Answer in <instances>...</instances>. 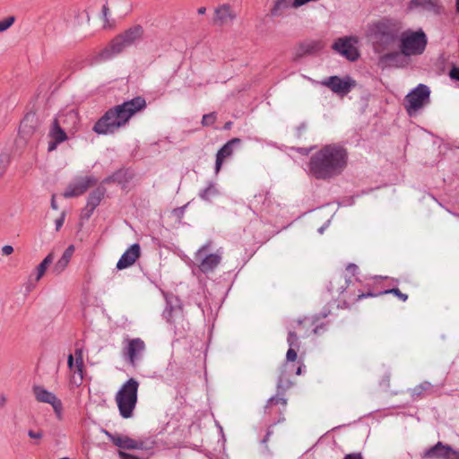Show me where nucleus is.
Returning a JSON list of instances; mask_svg holds the SVG:
<instances>
[{"instance_id": "nucleus-33", "label": "nucleus", "mask_w": 459, "mask_h": 459, "mask_svg": "<svg viewBox=\"0 0 459 459\" xmlns=\"http://www.w3.org/2000/svg\"><path fill=\"white\" fill-rule=\"evenodd\" d=\"M286 359L289 361H294L297 359V351H295V348L290 347L287 354Z\"/></svg>"}, {"instance_id": "nucleus-19", "label": "nucleus", "mask_w": 459, "mask_h": 459, "mask_svg": "<svg viewBox=\"0 0 459 459\" xmlns=\"http://www.w3.org/2000/svg\"><path fill=\"white\" fill-rule=\"evenodd\" d=\"M214 14L215 22L219 23L220 25L231 23L237 17V13L233 10V8L228 4L219 5L214 10Z\"/></svg>"}, {"instance_id": "nucleus-16", "label": "nucleus", "mask_w": 459, "mask_h": 459, "mask_svg": "<svg viewBox=\"0 0 459 459\" xmlns=\"http://www.w3.org/2000/svg\"><path fill=\"white\" fill-rule=\"evenodd\" d=\"M205 246L202 247L195 253V259L199 261V268L203 273L213 271L221 262V255L218 254H210L204 255Z\"/></svg>"}, {"instance_id": "nucleus-23", "label": "nucleus", "mask_w": 459, "mask_h": 459, "mask_svg": "<svg viewBox=\"0 0 459 459\" xmlns=\"http://www.w3.org/2000/svg\"><path fill=\"white\" fill-rule=\"evenodd\" d=\"M75 250V247L74 245L68 246V247L64 251L61 257L56 261L53 267V272L59 274L63 273L68 266L71 258L74 255Z\"/></svg>"}, {"instance_id": "nucleus-8", "label": "nucleus", "mask_w": 459, "mask_h": 459, "mask_svg": "<svg viewBox=\"0 0 459 459\" xmlns=\"http://www.w3.org/2000/svg\"><path fill=\"white\" fill-rule=\"evenodd\" d=\"M67 366L70 370V382L75 386L82 385L83 380V351L81 348L75 349L74 353L67 357Z\"/></svg>"}, {"instance_id": "nucleus-28", "label": "nucleus", "mask_w": 459, "mask_h": 459, "mask_svg": "<svg viewBox=\"0 0 459 459\" xmlns=\"http://www.w3.org/2000/svg\"><path fill=\"white\" fill-rule=\"evenodd\" d=\"M215 120H216V116L214 113L206 114V115H204V117H203L202 125L204 126H208L212 125L215 122Z\"/></svg>"}, {"instance_id": "nucleus-39", "label": "nucleus", "mask_w": 459, "mask_h": 459, "mask_svg": "<svg viewBox=\"0 0 459 459\" xmlns=\"http://www.w3.org/2000/svg\"><path fill=\"white\" fill-rule=\"evenodd\" d=\"M51 208L53 210H58V206H57V204L56 202V195H53L52 198H51Z\"/></svg>"}, {"instance_id": "nucleus-34", "label": "nucleus", "mask_w": 459, "mask_h": 459, "mask_svg": "<svg viewBox=\"0 0 459 459\" xmlns=\"http://www.w3.org/2000/svg\"><path fill=\"white\" fill-rule=\"evenodd\" d=\"M449 76L452 80L459 82V67H453L449 72Z\"/></svg>"}, {"instance_id": "nucleus-48", "label": "nucleus", "mask_w": 459, "mask_h": 459, "mask_svg": "<svg viewBox=\"0 0 459 459\" xmlns=\"http://www.w3.org/2000/svg\"><path fill=\"white\" fill-rule=\"evenodd\" d=\"M59 459H70V458H68V457H62V458H59Z\"/></svg>"}, {"instance_id": "nucleus-43", "label": "nucleus", "mask_w": 459, "mask_h": 459, "mask_svg": "<svg viewBox=\"0 0 459 459\" xmlns=\"http://www.w3.org/2000/svg\"><path fill=\"white\" fill-rule=\"evenodd\" d=\"M456 12L459 13V0H455Z\"/></svg>"}, {"instance_id": "nucleus-26", "label": "nucleus", "mask_w": 459, "mask_h": 459, "mask_svg": "<svg viewBox=\"0 0 459 459\" xmlns=\"http://www.w3.org/2000/svg\"><path fill=\"white\" fill-rule=\"evenodd\" d=\"M219 192L214 185H209L201 194L204 200L210 201L214 196L218 195Z\"/></svg>"}, {"instance_id": "nucleus-37", "label": "nucleus", "mask_w": 459, "mask_h": 459, "mask_svg": "<svg viewBox=\"0 0 459 459\" xmlns=\"http://www.w3.org/2000/svg\"><path fill=\"white\" fill-rule=\"evenodd\" d=\"M344 459H363V457H362L361 454L354 453V454L346 455Z\"/></svg>"}, {"instance_id": "nucleus-47", "label": "nucleus", "mask_w": 459, "mask_h": 459, "mask_svg": "<svg viewBox=\"0 0 459 459\" xmlns=\"http://www.w3.org/2000/svg\"><path fill=\"white\" fill-rule=\"evenodd\" d=\"M392 56H393V55H386V56H385V58H389V57H391Z\"/></svg>"}, {"instance_id": "nucleus-36", "label": "nucleus", "mask_w": 459, "mask_h": 459, "mask_svg": "<svg viewBox=\"0 0 459 459\" xmlns=\"http://www.w3.org/2000/svg\"><path fill=\"white\" fill-rule=\"evenodd\" d=\"M64 221H65V213H62L60 218L56 219L55 221L56 230H59L61 229V227L64 224Z\"/></svg>"}, {"instance_id": "nucleus-45", "label": "nucleus", "mask_w": 459, "mask_h": 459, "mask_svg": "<svg viewBox=\"0 0 459 459\" xmlns=\"http://www.w3.org/2000/svg\"><path fill=\"white\" fill-rule=\"evenodd\" d=\"M301 374V368L299 367L298 369H297V375H300Z\"/></svg>"}, {"instance_id": "nucleus-20", "label": "nucleus", "mask_w": 459, "mask_h": 459, "mask_svg": "<svg viewBox=\"0 0 459 459\" xmlns=\"http://www.w3.org/2000/svg\"><path fill=\"white\" fill-rule=\"evenodd\" d=\"M302 6L297 0H276L271 9V14L274 17L284 15L289 10Z\"/></svg>"}, {"instance_id": "nucleus-29", "label": "nucleus", "mask_w": 459, "mask_h": 459, "mask_svg": "<svg viewBox=\"0 0 459 459\" xmlns=\"http://www.w3.org/2000/svg\"><path fill=\"white\" fill-rule=\"evenodd\" d=\"M298 341H299L298 336L295 333L290 332L289 333V337H288L289 346L292 347V348H299V342Z\"/></svg>"}, {"instance_id": "nucleus-9", "label": "nucleus", "mask_w": 459, "mask_h": 459, "mask_svg": "<svg viewBox=\"0 0 459 459\" xmlns=\"http://www.w3.org/2000/svg\"><path fill=\"white\" fill-rule=\"evenodd\" d=\"M143 36V28L141 26H134L125 31L120 36L117 37L111 42V49L114 53L121 52L125 48L135 43Z\"/></svg>"}, {"instance_id": "nucleus-14", "label": "nucleus", "mask_w": 459, "mask_h": 459, "mask_svg": "<svg viewBox=\"0 0 459 459\" xmlns=\"http://www.w3.org/2000/svg\"><path fill=\"white\" fill-rule=\"evenodd\" d=\"M322 84L327 86L337 94L345 95L355 85V82L350 77L342 79L338 76H331L325 79Z\"/></svg>"}, {"instance_id": "nucleus-3", "label": "nucleus", "mask_w": 459, "mask_h": 459, "mask_svg": "<svg viewBox=\"0 0 459 459\" xmlns=\"http://www.w3.org/2000/svg\"><path fill=\"white\" fill-rule=\"evenodd\" d=\"M428 45V37L422 29L406 30L399 37V48L405 56H420Z\"/></svg>"}, {"instance_id": "nucleus-5", "label": "nucleus", "mask_w": 459, "mask_h": 459, "mask_svg": "<svg viewBox=\"0 0 459 459\" xmlns=\"http://www.w3.org/2000/svg\"><path fill=\"white\" fill-rule=\"evenodd\" d=\"M398 32L396 23L389 19H381L369 23L366 36L376 43H389L394 40Z\"/></svg>"}, {"instance_id": "nucleus-6", "label": "nucleus", "mask_w": 459, "mask_h": 459, "mask_svg": "<svg viewBox=\"0 0 459 459\" xmlns=\"http://www.w3.org/2000/svg\"><path fill=\"white\" fill-rule=\"evenodd\" d=\"M78 122L77 112L74 109L68 110L65 114L59 115L54 119L52 126L49 130V137L52 141L48 143V151H54L57 144L65 142L67 139L65 132L61 128V125L74 126Z\"/></svg>"}, {"instance_id": "nucleus-2", "label": "nucleus", "mask_w": 459, "mask_h": 459, "mask_svg": "<svg viewBox=\"0 0 459 459\" xmlns=\"http://www.w3.org/2000/svg\"><path fill=\"white\" fill-rule=\"evenodd\" d=\"M146 105L144 99L141 97L134 98L126 101L121 105L109 109L94 125L93 131L98 134H113L121 126H125L128 120Z\"/></svg>"}, {"instance_id": "nucleus-15", "label": "nucleus", "mask_w": 459, "mask_h": 459, "mask_svg": "<svg viewBox=\"0 0 459 459\" xmlns=\"http://www.w3.org/2000/svg\"><path fill=\"white\" fill-rule=\"evenodd\" d=\"M95 183L96 180L91 177L79 178L66 187L63 195L65 198L79 196Z\"/></svg>"}, {"instance_id": "nucleus-17", "label": "nucleus", "mask_w": 459, "mask_h": 459, "mask_svg": "<svg viewBox=\"0 0 459 459\" xmlns=\"http://www.w3.org/2000/svg\"><path fill=\"white\" fill-rule=\"evenodd\" d=\"M106 436L109 438L112 443L119 448L123 449H143V443L142 441L134 440L127 436L119 434L113 435L108 431H104Z\"/></svg>"}, {"instance_id": "nucleus-42", "label": "nucleus", "mask_w": 459, "mask_h": 459, "mask_svg": "<svg viewBox=\"0 0 459 459\" xmlns=\"http://www.w3.org/2000/svg\"><path fill=\"white\" fill-rule=\"evenodd\" d=\"M205 11H206V9H205L204 7H200V8L198 9L197 13H198L199 14H204V13H205Z\"/></svg>"}, {"instance_id": "nucleus-25", "label": "nucleus", "mask_w": 459, "mask_h": 459, "mask_svg": "<svg viewBox=\"0 0 459 459\" xmlns=\"http://www.w3.org/2000/svg\"><path fill=\"white\" fill-rule=\"evenodd\" d=\"M104 195V193L100 189L93 191L88 197L86 209H88L90 214L95 210V208L100 204V201Z\"/></svg>"}, {"instance_id": "nucleus-46", "label": "nucleus", "mask_w": 459, "mask_h": 459, "mask_svg": "<svg viewBox=\"0 0 459 459\" xmlns=\"http://www.w3.org/2000/svg\"><path fill=\"white\" fill-rule=\"evenodd\" d=\"M323 231H324V228L322 227V228L319 229V232L323 233Z\"/></svg>"}, {"instance_id": "nucleus-32", "label": "nucleus", "mask_w": 459, "mask_h": 459, "mask_svg": "<svg viewBox=\"0 0 459 459\" xmlns=\"http://www.w3.org/2000/svg\"><path fill=\"white\" fill-rule=\"evenodd\" d=\"M385 293H394L403 301L407 300L408 299V296L406 294L402 293L398 289H392L385 291Z\"/></svg>"}, {"instance_id": "nucleus-7", "label": "nucleus", "mask_w": 459, "mask_h": 459, "mask_svg": "<svg viewBox=\"0 0 459 459\" xmlns=\"http://www.w3.org/2000/svg\"><path fill=\"white\" fill-rule=\"evenodd\" d=\"M430 101V89L420 83L412 89L404 99V108L410 117L415 116Z\"/></svg>"}, {"instance_id": "nucleus-44", "label": "nucleus", "mask_w": 459, "mask_h": 459, "mask_svg": "<svg viewBox=\"0 0 459 459\" xmlns=\"http://www.w3.org/2000/svg\"><path fill=\"white\" fill-rule=\"evenodd\" d=\"M5 401H6L5 397H2L1 398V404H4Z\"/></svg>"}, {"instance_id": "nucleus-4", "label": "nucleus", "mask_w": 459, "mask_h": 459, "mask_svg": "<svg viewBox=\"0 0 459 459\" xmlns=\"http://www.w3.org/2000/svg\"><path fill=\"white\" fill-rule=\"evenodd\" d=\"M138 382L130 378L118 390L116 394V402L120 415L128 419L132 416L137 402Z\"/></svg>"}, {"instance_id": "nucleus-24", "label": "nucleus", "mask_w": 459, "mask_h": 459, "mask_svg": "<svg viewBox=\"0 0 459 459\" xmlns=\"http://www.w3.org/2000/svg\"><path fill=\"white\" fill-rule=\"evenodd\" d=\"M55 258L54 253L50 252L36 267L35 272L31 275L34 277V280L36 281H39L41 280V278L46 273L48 266L53 263V260Z\"/></svg>"}, {"instance_id": "nucleus-1", "label": "nucleus", "mask_w": 459, "mask_h": 459, "mask_svg": "<svg viewBox=\"0 0 459 459\" xmlns=\"http://www.w3.org/2000/svg\"><path fill=\"white\" fill-rule=\"evenodd\" d=\"M348 163V152L339 144H326L315 152L308 164L309 174L318 179L340 175Z\"/></svg>"}, {"instance_id": "nucleus-41", "label": "nucleus", "mask_w": 459, "mask_h": 459, "mask_svg": "<svg viewBox=\"0 0 459 459\" xmlns=\"http://www.w3.org/2000/svg\"><path fill=\"white\" fill-rule=\"evenodd\" d=\"M108 12V8L106 5H103L102 7V13L105 17H107Z\"/></svg>"}, {"instance_id": "nucleus-31", "label": "nucleus", "mask_w": 459, "mask_h": 459, "mask_svg": "<svg viewBox=\"0 0 459 459\" xmlns=\"http://www.w3.org/2000/svg\"><path fill=\"white\" fill-rule=\"evenodd\" d=\"M14 249L12 245H4L1 248V253L4 256H9L13 253Z\"/></svg>"}, {"instance_id": "nucleus-21", "label": "nucleus", "mask_w": 459, "mask_h": 459, "mask_svg": "<svg viewBox=\"0 0 459 459\" xmlns=\"http://www.w3.org/2000/svg\"><path fill=\"white\" fill-rule=\"evenodd\" d=\"M409 8L411 10L420 8L435 14H439L443 9L436 0H411Z\"/></svg>"}, {"instance_id": "nucleus-13", "label": "nucleus", "mask_w": 459, "mask_h": 459, "mask_svg": "<svg viewBox=\"0 0 459 459\" xmlns=\"http://www.w3.org/2000/svg\"><path fill=\"white\" fill-rule=\"evenodd\" d=\"M144 351L145 343L142 339L134 338L126 341L125 355L131 365L134 366L143 358Z\"/></svg>"}, {"instance_id": "nucleus-35", "label": "nucleus", "mask_w": 459, "mask_h": 459, "mask_svg": "<svg viewBox=\"0 0 459 459\" xmlns=\"http://www.w3.org/2000/svg\"><path fill=\"white\" fill-rule=\"evenodd\" d=\"M118 455L121 459H141L135 455H133L131 454H128V453H126V452H123V451H119L118 452Z\"/></svg>"}, {"instance_id": "nucleus-12", "label": "nucleus", "mask_w": 459, "mask_h": 459, "mask_svg": "<svg viewBox=\"0 0 459 459\" xmlns=\"http://www.w3.org/2000/svg\"><path fill=\"white\" fill-rule=\"evenodd\" d=\"M421 459H459V451L437 442L420 455Z\"/></svg>"}, {"instance_id": "nucleus-30", "label": "nucleus", "mask_w": 459, "mask_h": 459, "mask_svg": "<svg viewBox=\"0 0 459 459\" xmlns=\"http://www.w3.org/2000/svg\"><path fill=\"white\" fill-rule=\"evenodd\" d=\"M43 431L42 430H32L30 429L28 431V436L32 439L40 440L43 437Z\"/></svg>"}, {"instance_id": "nucleus-38", "label": "nucleus", "mask_w": 459, "mask_h": 459, "mask_svg": "<svg viewBox=\"0 0 459 459\" xmlns=\"http://www.w3.org/2000/svg\"><path fill=\"white\" fill-rule=\"evenodd\" d=\"M29 122V117H26L21 124L20 132L21 133H30V131L26 132L27 124Z\"/></svg>"}, {"instance_id": "nucleus-11", "label": "nucleus", "mask_w": 459, "mask_h": 459, "mask_svg": "<svg viewBox=\"0 0 459 459\" xmlns=\"http://www.w3.org/2000/svg\"><path fill=\"white\" fill-rule=\"evenodd\" d=\"M358 39L356 37L338 39L333 48L348 60L354 61L359 57L357 49Z\"/></svg>"}, {"instance_id": "nucleus-22", "label": "nucleus", "mask_w": 459, "mask_h": 459, "mask_svg": "<svg viewBox=\"0 0 459 459\" xmlns=\"http://www.w3.org/2000/svg\"><path fill=\"white\" fill-rule=\"evenodd\" d=\"M240 141L238 138H234L230 141H229L227 143H225L222 148H221L216 155V161H215V172L218 173L221 168L223 160L225 158H228L231 156L233 153V146L237 143H238Z\"/></svg>"}, {"instance_id": "nucleus-40", "label": "nucleus", "mask_w": 459, "mask_h": 459, "mask_svg": "<svg viewBox=\"0 0 459 459\" xmlns=\"http://www.w3.org/2000/svg\"><path fill=\"white\" fill-rule=\"evenodd\" d=\"M347 270L349 272H351L352 273H354L358 270V266L356 264H350L347 266Z\"/></svg>"}, {"instance_id": "nucleus-18", "label": "nucleus", "mask_w": 459, "mask_h": 459, "mask_svg": "<svg viewBox=\"0 0 459 459\" xmlns=\"http://www.w3.org/2000/svg\"><path fill=\"white\" fill-rule=\"evenodd\" d=\"M140 256V246L138 244L131 245L121 255L117 264L118 270H123L133 265Z\"/></svg>"}, {"instance_id": "nucleus-27", "label": "nucleus", "mask_w": 459, "mask_h": 459, "mask_svg": "<svg viewBox=\"0 0 459 459\" xmlns=\"http://www.w3.org/2000/svg\"><path fill=\"white\" fill-rule=\"evenodd\" d=\"M14 21V16H9L0 21V32L7 30L13 24Z\"/></svg>"}, {"instance_id": "nucleus-10", "label": "nucleus", "mask_w": 459, "mask_h": 459, "mask_svg": "<svg viewBox=\"0 0 459 459\" xmlns=\"http://www.w3.org/2000/svg\"><path fill=\"white\" fill-rule=\"evenodd\" d=\"M33 394L38 402L50 404L56 418L62 420L63 404L61 400L54 393L47 390L43 386L36 385L33 387Z\"/></svg>"}]
</instances>
